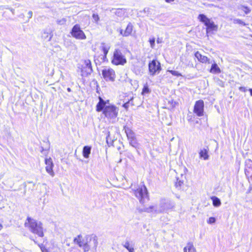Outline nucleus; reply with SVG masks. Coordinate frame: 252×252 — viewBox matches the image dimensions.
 Masks as SVG:
<instances>
[{
    "label": "nucleus",
    "instance_id": "f257e3e1",
    "mask_svg": "<svg viewBox=\"0 0 252 252\" xmlns=\"http://www.w3.org/2000/svg\"><path fill=\"white\" fill-rule=\"evenodd\" d=\"M73 241L79 247L82 248L84 252H87L90 250L91 245L89 243L91 241L93 242V247L95 249L96 248L98 244L97 237L93 235H87L83 239L82 236L79 235L74 238Z\"/></svg>",
    "mask_w": 252,
    "mask_h": 252
},
{
    "label": "nucleus",
    "instance_id": "f03ea898",
    "mask_svg": "<svg viewBox=\"0 0 252 252\" xmlns=\"http://www.w3.org/2000/svg\"><path fill=\"white\" fill-rule=\"evenodd\" d=\"M130 188L132 190L133 194L141 203L143 204L144 203L145 199L147 200H149L148 190L144 184L140 185L132 184Z\"/></svg>",
    "mask_w": 252,
    "mask_h": 252
},
{
    "label": "nucleus",
    "instance_id": "7ed1b4c3",
    "mask_svg": "<svg viewBox=\"0 0 252 252\" xmlns=\"http://www.w3.org/2000/svg\"><path fill=\"white\" fill-rule=\"evenodd\" d=\"M198 19L201 22H202L206 27V34L212 33L214 32H216L218 30V25L208 18L205 15L200 14L198 16Z\"/></svg>",
    "mask_w": 252,
    "mask_h": 252
},
{
    "label": "nucleus",
    "instance_id": "20e7f679",
    "mask_svg": "<svg viewBox=\"0 0 252 252\" xmlns=\"http://www.w3.org/2000/svg\"><path fill=\"white\" fill-rule=\"evenodd\" d=\"M27 220L29 223L30 230L33 233L37 234L39 237H43L44 233L41 222L31 218H28Z\"/></svg>",
    "mask_w": 252,
    "mask_h": 252
},
{
    "label": "nucleus",
    "instance_id": "39448f33",
    "mask_svg": "<svg viewBox=\"0 0 252 252\" xmlns=\"http://www.w3.org/2000/svg\"><path fill=\"white\" fill-rule=\"evenodd\" d=\"M78 68L81 70L82 76H87L93 72L91 62L89 60L81 61L78 64Z\"/></svg>",
    "mask_w": 252,
    "mask_h": 252
},
{
    "label": "nucleus",
    "instance_id": "423d86ee",
    "mask_svg": "<svg viewBox=\"0 0 252 252\" xmlns=\"http://www.w3.org/2000/svg\"><path fill=\"white\" fill-rule=\"evenodd\" d=\"M162 68L160 62L156 59L149 62L148 70L150 75L154 76L159 73Z\"/></svg>",
    "mask_w": 252,
    "mask_h": 252
},
{
    "label": "nucleus",
    "instance_id": "0eeeda50",
    "mask_svg": "<svg viewBox=\"0 0 252 252\" xmlns=\"http://www.w3.org/2000/svg\"><path fill=\"white\" fill-rule=\"evenodd\" d=\"M71 35L77 39H85L86 36L78 24L75 25L70 32Z\"/></svg>",
    "mask_w": 252,
    "mask_h": 252
},
{
    "label": "nucleus",
    "instance_id": "6e6552de",
    "mask_svg": "<svg viewBox=\"0 0 252 252\" xmlns=\"http://www.w3.org/2000/svg\"><path fill=\"white\" fill-rule=\"evenodd\" d=\"M193 112L197 117H202L204 115V103L203 100L200 99L195 101Z\"/></svg>",
    "mask_w": 252,
    "mask_h": 252
},
{
    "label": "nucleus",
    "instance_id": "1a4fd4ad",
    "mask_svg": "<svg viewBox=\"0 0 252 252\" xmlns=\"http://www.w3.org/2000/svg\"><path fill=\"white\" fill-rule=\"evenodd\" d=\"M112 63L115 65H123L126 63V59L119 49H116L115 51Z\"/></svg>",
    "mask_w": 252,
    "mask_h": 252
},
{
    "label": "nucleus",
    "instance_id": "9d476101",
    "mask_svg": "<svg viewBox=\"0 0 252 252\" xmlns=\"http://www.w3.org/2000/svg\"><path fill=\"white\" fill-rule=\"evenodd\" d=\"M105 117L111 119L115 118L117 116V108L113 105L106 106L103 111Z\"/></svg>",
    "mask_w": 252,
    "mask_h": 252
},
{
    "label": "nucleus",
    "instance_id": "9b49d317",
    "mask_svg": "<svg viewBox=\"0 0 252 252\" xmlns=\"http://www.w3.org/2000/svg\"><path fill=\"white\" fill-rule=\"evenodd\" d=\"M252 11V9L248 6L241 4L239 5L236 10V14L237 16L241 17L245 16L250 14Z\"/></svg>",
    "mask_w": 252,
    "mask_h": 252
},
{
    "label": "nucleus",
    "instance_id": "f8f14e48",
    "mask_svg": "<svg viewBox=\"0 0 252 252\" xmlns=\"http://www.w3.org/2000/svg\"><path fill=\"white\" fill-rule=\"evenodd\" d=\"M102 75L104 79L107 81H113L114 80L115 76V71L111 68H105L103 69Z\"/></svg>",
    "mask_w": 252,
    "mask_h": 252
},
{
    "label": "nucleus",
    "instance_id": "ddd939ff",
    "mask_svg": "<svg viewBox=\"0 0 252 252\" xmlns=\"http://www.w3.org/2000/svg\"><path fill=\"white\" fill-rule=\"evenodd\" d=\"M245 173L248 179L252 180V160L250 159L245 161Z\"/></svg>",
    "mask_w": 252,
    "mask_h": 252
},
{
    "label": "nucleus",
    "instance_id": "4468645a",
    "mask_svg": "<svg viewBox=\"0 0 252 252\" xmlns=\"http://www.w3.org/2000/svg\"><path fill=\"white\" fill-rule=\"evenodd\" d=\"M45 163L46 165L45 167L46 172L52 177H54L55 176V173L53 170L54 164L52 159L50 158H45Z\"/></svg>",
    "mask_w": 252,
    "mask_h": 252
},
{
    "label": "nucleus",
    "instance_id": "2eb2a0df",
    "mask_svg": "<svg viewBox=\"0 0 252 252\" xmlns=\"http://www.w3.org/2000/svg\"><path fill=\"white\" fill-rule=\"evenodd\" d=\"M127 137L129 140L130 145L135 148L138 147L139 143L135 137V134L131 130L127 132Z\"/></svg>",
    "mask_w": 252,
    "mask_h": 252
},
{
    "label": "nucleus",
    "instance_id": "dca6fc26",
    "mask_svg": "<svg viewBox=\"0 0 252 252\" xmlns=\"http://www.w3.org/2000/svg\"><path fill=\"white\" fill-rule=\"evenodd\" d=\"M194 56L201 63L209 64L210 63V59L207 56L202 55L199 51L194 53Z\"/></svg>",
    "mask_w": 252,
    "mask_h": 252
},
{
    "label": "nucleus",
    "instance_id": "f3484780",
    "mask_svg": "<svg viewBox=\"0 0 252 252\" xmlns=\"http://www.w3.org/2000/svg\"><path fill=\"white\" fill-rule=\"evenodd\" d=\"M208 151V147H207L205 149L201 150L199 152V158L203 159L204 160L208 159L209 158Z\"/></svg>",
    "mask_w": 252,
    "mask_h": 252
},
{
    "label": "nucleus",
    "instance_id": "a211bd4d",
    "mask_svg": "<svg viewBox=\"0 0 252 252\" xmlns=\"http://www.w3.org/2000/svg\"><path fill=\"white\" fill-rule=\"evenodd\" d=\"M107 106L105 101L101 97L99 98V102L96 105V110L98 112L103 111L105 107Z\"/></svg>",
    "mask_w": 252,
    "mask_h": 252
},
{
    "label": "nucleus",
    "instance_id": "6ab92c4d",
    "mask_svg": "<svg viewBox=\"0 0 252 252\" xmlns=\"http://www.w3.org/2000/svg\"><path fill=\"white\" fill-rule=\"evenodd\" d=\"M185 185V182L184 180L177 178L176 181L174 183L175 188L178 190L183 189Z\"/></svg>",
    "mask_w": 252,
    "mask_h": 252
},
{
    "label": "nucleus",
    "instance_id": "aec40b11",
    "mask_svg": "<svg viewBox=\"0 0 252 252\" xmlns=\"http://www.w3.org/2000/svg\"><path fill=\"white\" fill-rule=\"evenodd\" d=\"M126 97V94L124 93L120 94L119 96L117 102L119 105H121L125 108H126V102L125 101Z\"/></svg>",
    "mask_w": 252,
    "mask_h": 252
},
{
    "label": "nucleus",
    "instance_id": "412c9836",
    "mask_svg": "<svg viewBox=\"0 0 252 252\" xmlns=\"http://www.w3.org/2000/svg\"><path fill=\"white\" fill-rule=\"evenodd\" d=\"M234 24L237 25L241 27H247L250 26L249 22H246L244 20L240 19H235L233 21Z\"/></svg>",
    "mask_w": 252,
    "mask_h": 252
},
{
    "label": "nucleus",
    "instance_id": "4be33fe9",
    "mask_svg": "<svg viewBox=\"0 0 252 252\" xmlns=\"http://www.w3.org/2000/svg\"><path fill=\"white\" fill-rule=\"evenodd\" d=\"M209 72L213 74H219L221 72V69L216 63H214L212 64Z\"/></svg>",
    "mask_w": 252,
    "mask_h": 252
},
{
    "label": "nucleus",
    "instance_id": "5701e85b",
    "mask_svg": "<svg viewBox=\"0 0 252 252\" xmlns=\"http://www.w3.org/2000/svg\"><path fill=\"white\" fill-rule=\"evenodd\" d=\"M91 151V147L89 146H85L83 149V156L85 158H89Z\"/></svg>",
    "mask_w": 252,
    "mask_h": 252
},
{
    "label": "nucleus",
    "instance_id": "b1692460",
    "mask_svg": "<svg viewBox=\"0 0 252 252\" xmlns=\"http://www.w3.org/2000/svg\"><path fill=\"white\" fill-rule=\"evenodd\" d=\"M184 252H196L195 249L192 243H188L186 247L184 249Z\"/></svg>",
    "mask_w": 252,
    "mask_h": 252
},
{
    "label": "nucleus",
    "instance_id": "393cba45",
    "mask_svg": "<svg viewBox=\"0 0 252 252\" xmlns=\"http://www.w3.org/2000/svg\"><path fill=\"white\" fill-rule=\"evenodd\" d=\"M151 92V90L149 87L148 84L146 83L143 85V87L142 88L141 94L142 95H145L146 94H150Z\"/></svg>",
    "mask_w": 252,
    "mask_h": 252
},
{
    "label": "nucleus",
    "instance_id": "a878e982",
    "mask_svg": "<svg viewBox=\"0 0 252 252\" xmlns=\"http://www.w3.org/2000/svg\"><path fill=\"white\" fill-rule=\"evenodd\" d=\"M211 199L212 200L213 205L215 207H219L221 205V202L219 198L215 196L211 197Z\"/></svg>",
    "mask_w": 252,
    "mask_h": 252
},
{
    "label": "nucleus",
    "instance_id": "bb28decb",
    "mask_svg": "<svg viewBox=\"0 0 252 252\" xmlns=\"http://www.w3.org/2000/svg\"><path fill=\"white\" fill-rule=\"evenodd\" d=\"M101 47L104 54V57H106L110 49V46L109 45H105L104 43H102Z\"/></svg>",
    "mask_w": 252,
    "mask_h": 252
},
{
    "label": "nucleus",
    "instance_id": "cd10ccee",
    "mask_svg": "<svg viewBox=\"0 0 252 252\" xmlns=\"http://www.w3.org/2000/svg\"><path fill=\"white\" fill-rule=\"evenodd\" d=\"M168 71L172 75L175 76L177 77L182 76V75L181 73L178 71L173 70H168Z\"/></svg>",
    "mask_w": 252,
    "mask_h": 252
},
{
    "label": "nucleus",
    "instance_id": "c85d7f7f",
    "mask_svg": "<svg viewBox=\"0 0 252 252\" xmlns=\"http://www.w3.org/2000/svg\"><path fill=\"white\" fill-rule=\"evenodd\" d=\"M168 103L170 105L172 108L175 107L178 104V102H176L173 99L169 101Z\"/></svg>",
    "mask_w": 252,
    "mask_h": 252
},
{
    "label": "nucleus",
    "instance_id": "c756f323",
    "mask_svg": "<svg viewBox=\"0 0 252 252\" xmlns=\"http://www.w3.org/2000/svg\"><path fill=\"white\" fill-rule=\"evenodd\" d=\"M66 20L65 18H62V19L58 20L57 23L58 24L62 25L65 24Z\"/></svg>",
    "mask_w": 252,
    "mask_h": 252
},
{
    "label": "nucleus",
    "instance_id": "7c9ffc66",
    "mask_svg": "<svg viewBox=\"0 0 252 252\" xmlns=\"http://www.w3.org/2000/svg\"><path fill=\"white\" fill-rule=\"evenodd\" d=\"M92 17H93V20H94V21L95 23H97L98 22V21H99V16H98V14H94H94H93Z\"/></svg>",
    "mask_w": 252,
    "mask_h": 252
},
{
    "label": "nucleus",
    "instance_id": "2f4dec72",
    "mask_svg": "<svg viewBox=\"0 0 252 252\" xmlns=\"http://www.w3.org/2000/svg\"><path fill=\"white\" fill-rule=\"evenodd\" d=\"M42 252H50L43 244L38 245Z\"/></svg>",
    "mask_w": 252,
    "mask_h": 252
},
{
    "label": "nucleus",
    "instance_id": "473e14b6",
    "mask_svg": "<svg viewBox=\"0 0 252 252\" xmlns=\"http://www.w3.org/2000/svg\"><path fill=\"white\" fill-rule=\"evenodd\" d=\"M149 41L150 43L151 48H154L155 47V38L154 37L150 38Z\"/></svg>",
    "mask_w": 252,
    "mask_h": 252
},
{
    "label": "nucleus",
    "instance_id": "72a5a7b5",
    "mask_svg": "<svg viewBox=\"0 0 252 252\" xmlns=\"http://www.w3.org/2000/svg\"><path fill=\"white\" fill-rule=\"evenodd\" d=\"M216 221V219L214 217H210L207 220V223L209 224H212L215 223Z\"/></svg>",
    "mask_w": 252,
    "mask_h": 252
},
{
    "label": "nucleus",
    "instance_id": "f704fd0d",
    "mask_svg": "<svg viewBox=\"0 0 252 252\" xmlns=\"http://www.w3.org/2000/svg\"><path fill=\"white\" fill-rule=\"evenodd\" d=\"M120 33L121 34L123 35V36H126V30L124 31L123 30L120 29Z\"/></svg>",
    "mask_w": 252,
    "mask_h": 252
},
{
    "label": "nucleus",
    "instance_id": "c9c22d12",
    "mask_svg": "<svg viewBox=\"0 0 252 252\" xmlns=\"http://www.w3.org/2000/svg\"><path fill=\"white\" fill-rule=\"evenodd\" d=\"M29 19H31L32 16V11H30L28 12Z\"/></svg>",
    "mask_w": 252,
    "mask_h": 252
},
{
    "label": "nucleus",
    "instance_id": "e433bc0d",
    "mask_svg": "<svg viewBox=\"0 0 252 252\" xmlns=\"http://www.w3.org/2000/svg\"><path fill=\"white\" fill-rule=\"evenodd\" d=\"M127 249L129 252H134V249L133 248H128V247L127 246Z\"/></svg>",
    "mask_w": 252,
    "mask_h": 252
},
{
    "label": "nucleus",
    "instance_id": "4c0bfd02",
    "mask_svg": "<svg viewBox=\"0 0 252 252\" xmlns=\"http://www.w3.org/2000/svg\"><path fill=\"white\" fill-rule=\"evenodd\" d=\"M109 138H110V133H109V132H108V135L106 137V141H107V142L108 143V141L109 140Z\"/></svg>",
    "mask_w": 252,
    "mask_h": 252
},
{
    "label": "nucleus",
    "instance_id": "58836bf2",
    "mask_svg": "<svg viewBox=\"0 0 252 252\" xmlns=\"http://www.w3.org/2000/svg\"><path fill=\"white\" fill-rule=\"evenodd\" d=\"M165 1L167 2V3H171L172 2H173L174 1V0H165Z\"/></svg>",
    "mask_w": 252,
    "mask_h": 252
},
{
    "label": "nucleus",
    "instance_id": "ea45409f",
    "mask_svg": "<svg viewBox=\"0 0 252 252\" xmlns=\"http://www.w3.org/2000/svg\"><path fill=\"white\" fill-rule=\"evenodd\" d=\"M9 9L12 12L13 14H14V10L12 8H9Z\"/></svg>",
    "mask_w": 252,
    "mask_h": 252
},
{
    "label": "nucleus",
    "instance_id": "a19ab883",
    "mask_svg": "<svg viewBox=\"0 0 252 252\" xmlns=\"http://www.w3.org/2000/svg\"><path fill=\"white\" fill-rule=\"evenodd\" d=\"M249 23H250V26H252V16L251 17V22H249Z\"/></svg>",
    "mask_w": 252,
    "mask_h": 252
},
{
    "label": "nucleus",
    "instance_id": "79ce46f5",
    "mask_svg": "<svg viewBox=\"0 0 252 252\" xmlns=\"http://www.w3.org/2000/svg\"><path fill=\"white\" fill-rule=\"evenodd\" d=\"M249 91H250L251 95L252 96V89H249Z\"/></svg>",
    "mask_w": 252,
    "mask_h": 252
},
{
    "label": "nucleus",
    "instance_id": "37998d69",
    "mask_svg": "<svg viewBox=\"0 0 252 252\" xmlns=\"http://www.w3.org/2000/svg\"><path fill=\"white\" fill-rule=\"evenodd\" d=\"M67 91L68 92H70L71 91V90L70 88H68L67 89Z\"/></svg>",
    "mask_w": 252,
    "mask_h": 252
},
{
    "label": "nucleus",
    "instance_id": "c03bdc74",
    "mask_svg": "<svg viewBox=\"0 0 252 252\" xmlns=\"http://www.w3.org/2000/svg\"><path fill=\"white\" fill-rule=\"evenodd\" d=\"M124 130H125V132L126 133V126H124Z\"/></svg>",
    "mask_w": 252,
    "mask_h": 252
},
{
    "label": "nucleus",
    "instance_id": "a18cd8bd",
    "mask_svg": "<svg viewBox=\"0 0 252 252\" xmlns=\"http://www.w3.org/2000/svg\"><path fill=\"white\" fill-rule=\"evenodd\" d=\"M24 17V15L23 14H21L20 16V17Z\"/></svg>",
    "mask_w": 252,
    "mask_h": 252
},
{
    "label": "nucleus",
    "instance_id": "49530a36",
    "mask_svg": "<svg viewBox=\"0 0 252 252\" xmlns=\"http://www.w3.org/2000/svg\"><path fill=\"white\" fill-rule=\"evenodd\" d=\"M149 208L150 209H154V207L153 206H151V207H149Z\"/></svg>",
    "mask_w": 252,
    "mask_h": 252
},
{
    "label": "nucleus",
    "instance_id": "de8ad7c7",
    "mask_svg": "<svg viewBox=\"0 0 252 252\" xmlns=\"http://www.w3.org/2000/svg\"><path fill=\"white\" fill-rule=\"evenodd\" d=\"M157 43H160V41H159L158 39H157Z\"/></svg>",
    "mask_w": 252,
    "mask_h": 252
},
{
    "label": "nucleus",
    "instance_id": "09e8293b",
    "mask_svg": "<svg viewBox=\"0 0 252 252\" xmlns=\"http://www.w3.org/2000/svg\"><path fill=\"white\" fill-rule=\"evenodd\" d=\"M2 226L0 224V230L1 229Z\"/></svg>",
    "mask_w": 252,
    "mask_h": 252
},
{
    "label": "nucleus",
    "instance_id": "8fccbe9b",
    "mask_svg": "<svg viewBox=\"0 0 252 252\" xmlns=\"http://www.w3.org/2000/svg\"><path fill=\"white\" fill-rule=\"evenodd\" d=\"M125 248H126V244L124 245Z\"/></svg>",
    "mask_w": 252,
    "mask_h": 252
},
{
    "label": "nucleus",
    "instance_id": "3c124183",
    "mask_svg": "<svg viewBox=\"0 0 252 252\" xmlns=\"http://www.w3.org/2000/svg\"><path fill=\"white\" fill-rule=\"evenodd\" d=\"M251 36L252 37V35H251Z\"/></svg>",
    "mask_w": 252,
    "mask_h": 252
}]
</instances>
